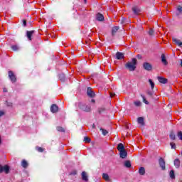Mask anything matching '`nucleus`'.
<instances>
[{
  "instance_id": "30",
  "label": "nucleus",
  "mask_w": 182,
  "mask_h": 182,
  "mask_svg": "<svg viewBox=\"0 0 182 182\" xmlns=\"http://www.w3.org/2000/svg\"><path fill=\"white\" fill-rule=\"evenodd\" d=\"M102 178L105 180L106 181H109V174L107 173H103L102 174Z\"/></svg>"
},
{
  "instance_id": "18",
  "label": "nucleus",
  "mask_w": 182,
  "mask_h": 182,
  "mask_svg": "<svg viewBox=\"0 0 182 182\" xmlns=\"http://www.w3.org/2000/svg\"><path fill=\"white\" fill-rule=\"evenodd\" d=\"M158 80L160 83H162L163 85H166V83H167V79L163 77H158Z\"/></svg>"
},
{
  "instance_id": "4",
  "label": "nucleus",
  "mask_w": 182,
  "mask_h": 182,
  "mask_svg": "<svg viewBox=\"0 0 182 182\" xmlns=\"http://www.w3.org/2000/svg\"><path fill=\"white\" fill-rule=\"evenodd\" d=\"M9 166L8 165H5L4 166H2L1 164H0V173H6V174H9Z\"/></svg>"
},
{
  "instance_id": "25",
  "label": "nucleus",
  "mask_w": 182,
  "mask_h": 182,
  "mask_svg": "<svg viewBox=\"0 0 182 182\" xmlns=\"http://www.w3.org/2000/svg\"><path fill=\"white\" fill-rule=\"evenodd\" d=\"M119 29V26H114L112 30V36H114V33H116V32H117Z\"/></svg>"
},
{
  "instance_id": "5",
  "label": "nucleus",
  "mask_w": 182,
  "mask_h": 182,
  "mask_svg": "<svg viewBox=\"0 0 182 182\" xmlns=\"http://www.w3.org/2000/svg\"><path fill=\"white\" fill-rule=\"evenodd\" d=\"M159 167H161V170H166V161L163 158H160L159 159Z\"/></svg>"
},
{
  "instance_id": "41",
  "label": "nucleus",
  "mask_w": 182,
  "mask_h": 182,
  "mask_svg": "<svg viewBox=\"0 0 182 182\" xmlns=\"http://www.w3.org/2000/svg\"><path fill=\"white\" fill-rule=\"evenodd\" d=\"M77 174V171L76 170H74L70 173V176H76Z\"/></svg>"
},
{
  "instance_id": "12",
  "label": "nucleus",
  "mask_w": 182,
  "mask_h": 182,
  "mask_svg": "<svg viewBox=\"0 0 182 182\" xmlns=\"http://www.w3.org/2000/svg\"><path fill=\"white\" fill-rule=\"evenodd\" d=\"M81 176L83 181H89V177L87 176V173H86V171H82Z\"/></svg>"
},
{
  "instance_id": "19",
  "label": "nucleus",
  "mask_w": 182,
  "mask_h": 182,
  "mask_svg": "<svg viewBox=\"0 0 182 182\" xmlns=\"http://www.w3.org/2000/svg\"><path fill=\"white\" fill-rule=\"evenodd\" d=\"M139 174L140 176H144V174H146V168L143 166L140 167L139 169Z\"/></svg>"
},
{
  "instance_id": "35",
  "label": "nucleus",
  "mask_w": 182,
  "mask_h": 182,
  "mask_svg": "<svg viewBox=\"0 0 182 182\" xmlns=\"http://www.w3.org/2000/svg\"><path fill=\"white\" fill-rule=\"evenodd\" d=\"M134 105L135 106H136V107H139L141 106V102H140V101H135L134 102Z\"/></svg>"
},
{
  "instance_id": "26",
  "label": "nucleus",
  "mask_w": 182,
  "mask_h": 182,
  "mask_svg": "<svg viewBox=\"0 0 182 182\" xmlns=\"http://www.w3.org/2000/svg\"><path fill=\"white\" fill-rule=\"evenodd\" d=\"M169 137L171 140H176V134L173 132H170Z\"/></svg>"
},
{
  "instance_id": "1",
  "label": "nucleus",
  "mask_w": 182,
  "mask_h": 182,
  "mask_svg": "<svg viewBox=\"0 0 182 182\" xmlns=\"http://www.w3.org/2000/svg\"><path fill=\"white\" fill-rule=\"evenodd\" d=\"M125 68L129 69L130 72H134L137 68V59L132 58V61L127 62L125 65Z\"/></svg>"
},
{
  "instance_id": "31",
  "label": "nucleus",
  "mask_w": 182,
  "mask_h": 182,
  "mask_svg": "<svg viewBox=\"0 0 182 182\" xmlns=\"http://www.w3.org/2000/svg\"><path fill=\"white\" fill-rule=\"evenodd\" d=\"M176 11H178V14L177 15H180V14H182V6L181 5L178 6Z\"/></svg>"
},
{
  "instance_id": "49",
  "label": "nucleus",
  "mask_w": 182,
  "mask_h": 182,
  "mask_svg": "<svg viewBox=\"0 0 182 182\" xmlns=\"http://www.w3.org/2000/svg\"><path fill=\"white\" fill-rule=\"evenodd\" d=\"M92 129H96V125H95V124H92Z\"/></svg>"
},
{
  "instance_id": "15",
  "label": "nucleus",
  "mask_w": 182,
  "mask_h": 182,
  "mask_svg": "<svg viewBox=\"0 0 182 182\" xmlns=\"http://www.w3.org/2000/svg\"><path fill=\"white\" fill-rule=\"evenodd\" d=\"M132 11L134 15H139V14H140V9H139L137 6H134L132 7Z\"/></svg>"
},
{
  "instance_id": "44",
  "label": "nucleus",
  "mask_w": 182,
  "mask_h": 182,
  "mask_svg": "<svg viewBox=\"0 0 182 182\" xmlns=\"http://www.w3.org/2000/svg\"><path fill=\"white\" fill-rule=\"evenodd\" d=\"M136 58H137L138 59H143V56H141V55H140V54H138V55H136Z\"/></svg>"
},
{
  "instance_id": "21",
  "label": "nucleus",
  "mask_w": 182,
  "mask_h": 182,
  "mask_svg": "<svg viewBox=\"0 0 182 182\" xmlns=\"http://www.w3.org/2000/svg\"><path fill=\"white\" fill-rule=\"evenodd\" d=\"M117 149L119 151H122L123 150H125L124 145H123V144L122 143L118 144Z\"/></svg>"
},
{
  "instance_id": "11",
  "label": "nucleus",
  "mask_w": 182,
  "mask_h": 182,
  "mask_svg": "<svg viewBox=\"0 0 182 182\" xmlns=\"http://www.w3.org/2000/svg\"><path fill=\"white\" fill-rule=\"evenodd\" d=\"M35 33V31H26V36L28 41H32V36Z\"/></svg>"
},
{
  "instance_id": "24",
  "label": "nucleus",
  "mask_w": 182,
  "mask_h": 182,
  "mask_svg": "<svg viewBox=\"0 0 182 182\" xmlns=\"http://www.w3.org/2000/svg\"><path fill=\"white\" fill-rule=\"evenodd\" d=\"M21 166L23 168H28V161H26V160L23 159L21 162Z\"/></svg>"
},
{
  "instance_id": "10",
  "label": "nucleus",
  "mask_w": 182,
  "mask_h": 182,
  "mask_svg": "<svg viewBox=\"0 0 182 182\" xmlns=\"http://www.w3.org/2000/svg\"><path fill=\"white\" fill-rule=\"evenodd\" d=\"M96 19L100 22H103L105 21V16H103V14L98 13L97 14Z\"/></svg>"
},
{
  "instance_id": "7",
  "label": "nucleus",
  "mask_w": 182,
  "mask_h": 182,
  "mask_svg": "<svg viewBox=\"0 0 182 182\" xmlns=\"http://www.w3.org/2000/svg\"><path fill=\"white\" fill-rule=\"evenodd\" d=\"M9 77L12 83H15V82H16V77L15 76V74H14V72L9 71Z\"/></svg>"
},
{
  "instance_id": "9",
  "label": "nucleus",
  "mask_w": 182,
  "mask_h": 182,
  "mask_svg": "<svg viewBox=\"0 0 182 182\" xmlns=\"http://www.w3.org/2000/svg\"><path fill=\"white\" fill-rule=\"evenodd\" d=\"M115 56L117 60H122V59H124V53L122 52H117Z\"/></svg>"
},
{
  "instance_id": "23",
  "label": "nucleus",
  "mask_w": 182,
  "mask_h": 182,
  "mask_svg": "<svg viewBox=\"0 0 182 182\" xmlns=\"http://www.w3.org/2000/svg\"><path fill=\"white\" fill-rule=\"evenodd\" d=\"M124 167H127V168H130L132 167V163L130 161H125L124 163Z\"/></svg>"
},
{
  "instance_id": "17",
  "label": "nucleus",
  "mask_w": 182,
  "mask_h": 182,
  "mask_svg": "<svg viewBox=\"0 0 182 182\" xmlns=\"http://www.w3.org/2000/svg\"><path fill=\"white\" fill-rule=\"evenodd\" d=\"M173 42H174V43H176V45H177L178 46H182V42L181 41L176 38H172Z\"/></svg>"
},
{
  "instance_id": "39",
  "label": "nucleus",
  "mask_w": 182,
  "mask_h": 182,
  "mask_svg": "<svg viewBox=\"0 0 182 182\" xmlns=\"http://www.w3.org/2000/svg\"><path fill=\"white\" fill-rule=\"evenodd\" d=\"M148 33H149V36H154V31L151 28L149 30Z\"/></svg>"
},
{
  "instance_id": "3",
  "label": "nucleus",
  "mask_w": 182,
  "mask_h": 182,
  "mask_svg": "<svg viewBox=\"0 0 182 182\" xmlns=\"http://www.w3.org/2000/svg\"><path fill=\"white\" fill-rule=\"evenodd\" d=\"M143 68L145 70H147L148 72H150L151 70H153V65L148 63V62H145L143 63Z\"/></svg>"
},
{
  "instance_id": "51",
  "label": "nucleus",
  "mask_w": 182,
  "mask_h": 182,
  "mask_svg": "<svg viewBox=\"0 0 182 182\" xmlns=\"http://www.w3.org/2000/svg\"><path fill=\"white\" fill-rule=\"evenodd\" d=\"M8 106H12V103H9Z\"/></svg>"
},
{
  "instance_id": "13",
  "label": "nucleus",
  "mask_w": 182,
  "mask_h": 182,
  "mask_svg": "<svg viewBox=\"0 0 182 182\" xmlns=\"http://www.w3.org/2000/svg\"><path fill=\"white\" fill-rule=\"evenodd\" d=\"M119 156L121 159H126V157H127V151H126V149L119 151Z\"/></svg>"
},
{
  "instance_id": "48",
  "label": "nucleus",
  "mask_w": 182,
  "mask_h": 182,
  "mask_svg": "<svg viewBox=\"0 0 182 182\" xmlns=\"http://www.w3.org/2000/svg\"><path fill=\"white\" fill-rule=\"evenodd\" d=\"M3 92L4 93H6V92H8V90L6 88H4Z\"/></svg>"
},
{
  "instance_id": "40",
  "label": "nucleus",
  "mask_w": 182,
  "mask_h": 182,
  "mask_svg": "<svg viewBox=\"0 0 182 182\" xmlns=\"http://www.w3.org/2000/svg\"><path fill=\"white\" fill-rule=\"evenodd\" d=\"M36 150L38 151L39 153H43V148L37 146Z\"/></svg>"
},
{
  "instance_id": "46",
  "label": "nucleus",
  "mask_w": 182,
  "mask_h": 182,
  "mask_svg": "<svg viewBox=\"0 0 182 182\" xmlns=\"http://www.w3.org/2000/svg\"><path fill=\"white\" fill-rule=\"evenodd\" d=\"M23 26H26V20H23Z\"/></svg>"
},
{
  "instance_id": "42",
  "label": "nucleus",
  "mask_w": 182,
  "mask_h": 182,
  "mask_svg": "<svg viewBox=\"0 0 182 182\" xmlns=\"http://www.w3.org/2000/svg\"><path fill=\"white\" fill-rule=\"evenodd\" d=\"M147 95H149V96H153V95H154V92L153 91H147Z\"/></svg>"
},
{
  "instance_id": "36",
  "label": "nucleus",
  "mask_w": 182,
  "mask_h": 182,
  "mask_svg": "<svg viewBox=\"0 0 182 182\" xmlns=\"http://www.w3.org/2000/svg\"><path fill=\"white\" fill-rule=\"evenodd\" d=\"M177 137L179 139V140H181V141H182V132L181 131L178 132Z\"/></svg>"
},
{
  "instance_id": "32",
  "label": "nucleus",
  "mask_w": 182,
  "mask_h": 182,
  "mask_svg": "<svg viewBox=\"0 0 182 182\" xmlns=\"http://www.w3.org/2000/svg\"><path fill=\"white\" fill-rule=\"evenodd\" d=\"M141 97H142L143 102L145 103V105H149V101L146 100V97H144L143 95H141Z\"/></svg>"
},
{
  "instance_id": "14",
  "label": "nucleus",
  "mask_w": 182,
  "mask_h": 182,
  "mask_svg": "<svg viewBox=\"0 0 182 182\" xmlns=\"http://www.w3.org/2000/svg\"><path fill=\"white\" fill-rule=\"evenodd\" d=\"M161 59L162 63L165 66H167V65H168V62H167V59H166V55L161 54Z\"/></svg>"
},
{
  "instance_id": "34",
  "label": "nucleus",
  "mask_w": 182,
  "mask_h": 182,
  "mask_svg": "<svg viewBox=\"0 0 182 182\" xmlns=\"http://www.w3.org/2000/svg\"><path fill=\"white\" fill-rule=\"evenodd\" d=\"M57 131L61 133H65V129L62 127H57Z\"/></svg>"
},
{
  "instance_id": "52",
  "label": "nucleus",
  "mask_w": 182,
  "mask_h": 182,
  "mask_svg": "<svg viewBox=\"0 0 182 182\" xmlns=\"http://www.w3.org/2000/svg\"><path fill=\"white\" fill-rule=\"evenodd\" d=\"M87 1V0H84L85 4H86Z\"/></svg>"
},
{
  "instance_id": "20",
  "label": "nucleus",
  "mask_w": 182,
  "mask_h": 182,
  "mask_svg": "<svg viewBox=\"0 0 182 182\" xmlns=\"http://www.w3.org/2000/svg\"><path fill=\"white\" fill-rule=\"evenodd\" d=\"M176 168H180V159H176L173 161Z\"/></svg>"
},
{
  "instance_id": "16",
  "label": "nucleus",
  "mask_w": 182,
  "mask_h": 182,
  "mask_svg": "<svg viewBox=\"0 0 182 182\" xmlns=\"http://www.w3.org/2000/svg\"><path fill=\"white\" fill-rule=\"evenodd\" d=\"M138 124H140L141 126H144V118L143 117H139L137 119Z\"/></svg>"
},
{
  "instance_id": "2",
  "label": "nucleus",
  "mask_w": 182,
  "mask_h": 182,
  "mask_svg": "<svg viewBox=\"0 0 182 182\" xmlns=\"http://www.w3.org/2000/svg\"><path fill=\"white\" fill-rule=\"evenodd\" d=\"M77 105L82 112H90V106L86 105L85 102H78Z\"/></svg>"
},
{
  "instance_id": "29",
  "label": "nucleus",
  "mask_w": 182,
  "mask_h": 182,
  "mask_svg": "<svg viewBox=\"0 0 182 182\" xmlns=\"http://www.w3.org/2000/svg\"><path fill=\"white\" fill-rule=\"evenodd\" d=\"M100 132H102L103 136H107L108 134V133H109V132H107V130L104 129L102 128H100Z\"/></svg>"
},
{
  "instance_id": "6",
  "label": "nucleus",
  "mask_w": 182,
  "mask_h": 182,
  "mask_svg": "<svg viewBox=\"0 0 182 182\" xmlns=\"http://www.w3.org/2000/svg\"><path fill=\"white\" fill-rule=\"evenodd\" d=\"M87 95L89 97H95L96 96V94L92 90V87H88L87 89Z\"/></svg>"
},
{
  "instance_id": "43",
  "label": "nucleus",
  "mask_w": 182,
  "mask_h": 182,
  "mask_svg": "<svg viewBox=\"0 0 182 182\" xmlns=\"http://www.w3.org/2000/svg\"><path fill=\"white\" fill-rule=\"evenodd\" d=\"M170 146H171V149H176V144L173 142H171Z\"/></svg>"
},
{
  "instance_id": "33",
  "label": "nucleus",
  "mask_w": 182,
  "mask_h": 182,
  "mask_svg": "<svg viewBox=\"0 0 182 182\" xmlns=\"http://www.w3.org/2000/svg\"><path fill=\"white\" fill-rule=\"evenodd\" d=\"M11 49L12 50L16 51V50H19V47H18V46L14 45V46H11Z\"/></svg>"
},
{
  "instance_id": "37",
  "label": "nucleus",
  "mask_w": 182,
  "mask_h": 182,
  "mask_svg": "<svg viewBox=\"0 0 182 182\" xmlns=\"http://www.w3.org/2000/svg\"><path fill=\"white\" fill-rule=\"evenodd\" d=\"M149 82L151 85V89H152V90H153V89H154V82H153V80H151V79H149Z\"/></svg>"
},
{
  "instance_id": "45",
  "label": "nucleus",
  "mask_w": 182,
  "mask_h": 182,
  "mask_svg": "<svg viewBox=\"0 0 182 182\" xmlns=\"http://www.w3.org/2000/svg\"><path fill=\"white\" fill-rule=\"evenodd\" d=\"M5 114V112L4 111H0V117H2Z\"/></svg>"
},
{
  "instance_id": "47",
  "label": "nucleus",
  "mask_w": 182,
  "mask_h": 182,
  "mask_svg": "<svg viewBox=\"0 0 182 182\" xmlns=\"http://www.w3.org/2000/svg\"><path fill=\"white\" fill-rule=\"evenodd\" d=\"M114 96H116V94L114 92H110V97H114Z\"/></svg>"
},
{
  "instance_id": "8",
  "label": "nucleus",
  "mask_w": 182,
  "mask_h": 182,
  "mask_svg": "<svg viewBox=\"0 0 182 182\" xmlns=\"http://www.w3.org/2000/svg\"><path fill=\"white\" fill-rule=\"evenodd\" d=\"M50 112L52 113H58V112H59V107L55 104H53L50 107Z\"/></svg>"
},
{
  "instance_id": "38",
  "label": "nucleus",
  "mask_w": 182,
  "mask_h": 182,
  "mask_svg": "<svg viewBox=\"0 0 182 182\" xmlns=\"http://www.w3.org/2000/svg\"><path fill=\"white\" fill-rule=\"evenodd\" d=\"M84 141H85V143H90V141H92V140L90 139V138H89L87 136H85Z\"/></svg>"
},
{
  "instance_id": "27",
  "label": "nucleus",
  "mask_w": 182,
  "mask_h": 182,
  "mask_svg": "<svg viewBox=\"0 0 182 182\" xmlns=\"http://www.w3.org/2000/svg\"><path fill=\"white\" fill-rule=\"evenodd\" d=\"M105 112H106V108H105L103 107L98 108V113L100 114H102V113H105Z\"/></svg>"
},
{
  "instance_id": "50",
  "label": "nucleus",
  "mask_w": 182,
  "mask_h": 182,
  "mask_svg": "<svg viewBox=\"0 0 182 182\" xmlns=\"http://www.w3.org/2000/svg\"><path fill=\"white\" fill-rule=\"evenodd\" d=\"M95 102H96V101H95V100H91V103H95Z\"/></svg>"
},
{
  "instance_id": "22",
  "label": "nucleus",
  "mask_w": 182,
  "mask_h": 182,
  "mask_svg": "<svg viewBox=\"0 0 182 182\" xmlns=\"http://www.w3.org/2000/svg\"><path fill=\"white\" fill-rule=\"evenodd\" d=\"M58 77L61 82H65L66 80V76H65V74L63 73L60 74Z\"/></svg>"
},
{
  "instance_id": "28",
  "label": "nucleus",
  "mask_w": 182,
  "mask_h": 182,
  "mask_svg": "<svg viewBox=\"0 0 182 182\" xmlns=\"http://www.w3.org/2000/svg\"><path fill=\"white\" fill-rule=\"evenodd\" d=\"M169 176L171 177V178L173 180L174 178H176V175L174 174V171L171 170L169 173Z\"/></svg>"
}]
</instances>
